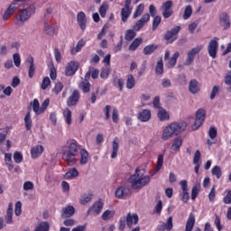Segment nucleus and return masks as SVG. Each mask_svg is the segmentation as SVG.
Returning <instances> with one entry per match:
<instances>
[{
  "mask_svg": "<svg viewBox=\"0 0 231 231\" xmlns=\"http://www.w3.org/2000/svg\"><path fill=\"white\" fill-rule=\"evenodd\" d=\"M128 181L132 189L138 190L143 189V187H147L151 183V176L143 175V170L137 168L135 173L130 176Z\"/></svg>",
  "mask_w": 231,
  "mask_h": 231,
  "instance_id": "nucleus-1",
  "label": "nucleus"
},
{
  "mask_svg": "<svg viewBox=\"0 0 231 231\" xmlns=\"http://www.w3.org/2000/svg\"><path fill=\"white\" fill-rule=\"evenodd\" d=\"M187 129V123H171L169 125L165 126L162 133V140L167 141L172 138L173 134H178Z\"/></svg>",
  "mask_w": 231,
  "mask_h": 231,
  "instance_id": "nucleus-2",
  "label": "nucleus"
},
{
  "mask_svg": "<svg viewBox=\"0 0 231 231\" xmlns=\"http://www.w3.org/2000/svg\"><path fill=\"white\" fill-rule=\"evenodd\" d=\"M61 152L62 159L69 165H73V158H75L79 152V144L77 142H72L69 146L62 147Z\"/></svg>",
  "mask_w": 231,
  "mask_h": 231,
  "instance_id": "nucleus-3",
  "label": "nucleus"
},
{
  "mask_svg": "<svg viewBox=\"0 0 231 231\" xmlns=\"http://www.w3.org/2000/svg\"><path fill=\"white\" fill-rule=\"evenodd\" d=\"M205 118H207V110L204 108L198 109L195 115V122L192 125L191 129L193 131L199 129V127L203 125Z\"/></svg>",
  "mask_w": 231,
  "mask_h": 231,
  "instance_id": "nucleus-4",
  "label": "nucleus"
},
{
  "mask_svg": "<svg viewBox=\"0 0 231 231\" xmlns=\"http://www.w3.org/2000/svg\"><path fill=\"white\" fill-rule=\"evenodd\" d=\"M130 190L131 189H129L127 184H125V182H123L119 184L116 189L115 197L117 199H125V198L129 196Z\"/></svg>",
  "mask_w": 231,
  "mask_h": 231,
  "instance_id": "nucleus-5",
  "label": "nucleus"
},
{
  "mask_svg": "<svg viewBox=\"0 0 231 231\" xmlns=\"http://www.w3.org/2000/svg\"><path fill=\"white\" fill-rule=\"evenodd\" d=\"M201 50H203V45H197L196 47L189 51L187 53L186 60L184 62V66H190V64L194 62L196 55H198V53H199Z\"/></svg>",
  "mask_w": 231,
  "mask_h": 231,
  "instance_id": "nucleus-6",
  "label": "nucleus"
},
{
  "mask_svg": "<svg viewBox=\"0 0 231 231\" xmlns=\"http://www.w3.org/2000/svg\"><path fill=\"white\" fill-rule=\"evenodd\" d=\"M35 14V5H30L27 8L20 12L19 21L20 23H26Z\"/></svg>",
  "mask_w": 231,
  "mask_h": 231,
  "instance_id": "nucleus-7",
  "label": "nucleus"
},
{
  "mask_svg": "<svg viewBox=\"0 0 231 231\" xmlns=\"http://www.w3.org/2000/svg\"><path fill=\"white\" fill-rule=\"evenodd\" d=\"M102 210H104V200L99 199L94 202V204L89 208L88 214H91L92 216H100Z\"/></svg>",
  "mask_w": 231,
  "mask_h": 231,
  "instance_id": "nucleus-8",
  "label": "nucleus"
},
{
  "mask_svg": "<svg viewBox=\"0 0 231 231\" xmlns=\"http://www.w3.org/2000/svg\"><path fill=\"white\" fill-rule=\"evenodd\" d=\"M178 57H180V52L177 51L171 57V51H167L164 54L167 68H174L178 62Z\"/></svg>",
  "mask_w": 231,
  "mask_h": 231,
  "instance_id": "nucleus-9",
  "label": "nucleus"
},
{
  "mask_svg": "<svg viewBox=\"0 0 231 231\" xmlns=\"http://www.w3.org/2000/svg\"><path fill=\"white\" fill-rule=\"evenodd\" d=\"M219 46V38L212 39L208 46V55L211 56L212 59H216L217 55V47Z\"/></svg>",
  "mask_w": 231,
  "mask_h": 231,
  "instance_id": "nucleus-10",
  "label": "nucleus"
},
{
  "mask_svg": "<svg viewBox=\"0 0 231 231\" xmlns=\"http://www.w3.org/2000/svg\"><path fill=\"white\" fill-rule=\"evenodd\" d=\"M181 30V26L178 25L173 27L171 31H168L164 36V38L169 42H174L178 39V33Z\"/></svg>",
  "mask_w": 231,
  "mask_h": 231,
  "instance_id": "nucleus-11",
  "label": "nucleus"
},
{
  "mask_svg": "<svg viewBox=\"0 0 231 231\" xmlns=\"http://www.w3.org/2000/svg\"><path fill=\"white\" fill-rule=\"evenodd\" d=\"M79 71V62L72 60L67 64L65 69L66 77H73Z\"/></svg>",
  "mask_w": 231,
  "mask_h": 231,
  "instance_id": "nucleus-12",
  "label": "nucleus"
},
{
  "mask_svg": "<svg viewBox=\"0 0 231 231\" xmlns=\"http://www.w3.org/2000/svg\"><path fill=\"white\" fill-rule=\"evenodd\" d=\"M172 7V1L168 0L165 3L162 4V16L164 17V19H169V17H171L173 14L172 9H171Z\"/></svg>",
  "mask_w": 231,
  "mask_h": 231,
  "instance_id": "nucleus-13",
  "label": "nucleus"
},
{
  "mask_svg": "<svg viewBox=\"0 0 231 231\" xmlns=\"http://www.w3.org/2000/svg\"><path fill=\"white\" fill-rule=\"evenodd\" d=\"M151 20V15L149 14H145L143 15V17L136 22V23L134 25V30L135 32H140L143 26H145V23H149Z\"/></svg>",
  "mask_w": 231,
  "mask_h": 231,
  "instance_id": "nucleus-14",
  "label": "nucleus"
},
{
  "mask_svg": "<svg viewBox=\"0 0 231 231\" xmlns=\"http://www.w3.org/2000/svg\"><path fill=\"white\" fill-rule=\"evenodd\" d=\"M43 152H44V146H42V144L34 145L31 149V158H32V160H37V158L42 156Z\"/></svg>",
  "mask_w": 231,
  "mask_h": 231,
  "instance_id": "nucleus-15",
  "label": "nucleus"
},
{
  "mask_svg": "<svg viewBox=\"0 0 231 231\" xmlns=\"http://www.w3.org/2000/svg\"><path fill=\"white\" fill-rule=\"evenodd\" d=\"M152 117V113L150 109H143L138 112L137 118L140 122H149Z\"/></svg>",
  "mask_w": 231,
  "mask_h": 231,
  "instance_id": "nucleus-16",
  "label": "nucleus"
},
{
  "mask_svg": "<svg viewBox=\"0 0 231 231\" xmlns=\"http://www.w3.org/2000/svg\"><path fill=\"white\" fill-rule=\"evenodd\" d=\"M77 20L79 28L84 32L88 24V19L86 18V14L84 12H79L77 15Z\"/></svg>",
  "mask_w": 231,
  "mask_h": 231,
  "instance_id": "nucleus-17",
  "label": "nucleus"
},
{
  "mask_svg": "<svg viewBox=\"0 0 231 231\" xmlns=\"http://www.w3.org/2000/svg\"><path fill=\"white\" fill-rule=\"evenodd\" d=\"M89 72H87L85 76V80L81 81L79 84V89L83 91V93H89V89H91V84H89V81H88V79H89Z\"/></svg>",
  "mask_w": 231,
  "mask_h": 231,
  "instance_id": "nucleus-18",
  "label": "nucleus"
},
{
  "mask_svg": "<svg viewBox=\"0 0 231 231\" xmlns=\"http://www.w3.org/2000/svg\"><path fill=\"white\" fill-rule=\"evenodd\" d=\"M157 118L160 120V122H167V120L171 119V115L165 108L162 107L159 108L157 111Z\"/></svg>",
  "mask_w": 231,
  "mask_h": 231,
  "instance_id": "nucleus-19",
  "label": "nucleus"
},
{
  "mask_svg": "<svg viewBox=\"0 0 231 231\" xmlns=\"http://www.w3.org/2000/svg\"><path fill=\"white\" fill-rule=\"evenodd\" d=\"M75 215V208L73 206H66L61 209V217H71Z\"/></svg>",
  "mask_w": 231,
  "mask_h": 231,
  "instance_id": "nucleus-20",
  "label": "nucleus"
},
{
  "mask_svg": "<svg viewBox=\"0 0 231 231\" xmlns=\"http://www.w3.org/2000/svg\"><path fill=\"white\" fill-rule=\"evenodd\" d=\"M138 219H139L138 215L128 213L126 216L127 226H129V228H131V226H133V225H136L138 223Z\"/></svg>",
  "mask_w": 231,
  "mask_h": 231,
  "instance_id": "nucleus-21",
  "label": "nucleus"
},
{
  "mask_svg": "<svg viewBox=\"0 0 231 231\" xmlns=\"http://www.w3.org/2000/svg\"><path fill=\"white\" fill-rule=\"evenodd\" d=\"M119 147H120V140L118 139V137H116L112 143V153H111L112 159H115L117 156Z\"/></svg>",
  "mask_w": 231,
  "mask_h": 231,
  "instance_id": "nucleus-22",
  "label": "nucleus"
},
{
  "mask_svg": "<svg viewBox=\"0 0 231 231\" xmlns=\"http://www.w3.org/2000/svg\"><path fill=\"white\" fill-rule=\"evenodd\" d=\"M195 223H196V217H194V214L190 213L186 222L185 231H192V229L194 228Z\"/></svg>",
  "mask_w": 231,
  "mask_h": 231,
  "instance_id": "nucleus-23",
  "label": "nucleus"
},
{
  "mask_svg": "<svg viewBox=\"0 0 231 231\" xmlns=\"http://www.w3.org/2000/svg\"><path fill=\"white\" fill-rule=\"evenodd\" d=\"M116 211L115 209H106L101 215V219L103 221H109L115 217Z\"/></svg>",
  "mask_w": 231,
  "mask_h": 231,
  "instance_id": "nucleus-24",
  "label": "nucleus"
},
{
  "mask_svg": "<svg viewBox=\"0 0 231 231\" xmlns=\"http://www.w3.org/2000/svg\"><path fill=\"white\" fill-rule=\"evenodd\" d=\"M75 178H79V171H77V169H75V168L69 169L64 174L65 180H75Z\"/></svg>",
  "mask_w": 231,
  "mask_h": 231,
  "instance_id": "nucleus-25",
  "label": "nucleus"
},
{
  "mask_svg": "<svg viewBox=\"0 0 231 231\" xmlns=\"http://www.w3.org/2000/svg\"><path fill=\"white\" fill-rule=\"evenodd\" d=\"M181 145H183V139H181V137H177L172 141L171 149V151H180Z\"/></svg>",
  "mask_w": 231,
  "mask_h": 231,
  "instance_id": "nucleus-26",
  "label": "nucleus"
},
{
  "mask_svg": "<svg viewBox=\"0 0 231 231\" xmlns=\"http://www.w3.org/2000/svg\"><path fill=\"white\" fill-rule=\"evenodd\" d=\"M133 12V8L131 7H123L121 10V19L123 23H126L127 19H129V15Z\"/></svg>",
  "mask_w": 231,
  "mask_h": 231,
  "instance_id": "nucleus-27",
  "label": "nucleus"
},
{
  "mask_svg": "<svg viewBox=\"0 0 231 231\" xmlns=\"http://www.w3.org/2000/svg\"><path fill=\"white\" fill-rule=\"evenodd\" d=\"M189 92H191L193 95H196L198 91H199V82L196 79H191L189 81Z\"/></svg>",
  "mask_w": 231,
  "mask_h": 231,
  "instance_id": "nucleus-28",
  "label": "nucleus"
},
{
  "mask_svg": "<svg viewBox=\"0 0 231 231\" xmlns=\"http://www.w3.org/2000/svg\"><path fill=\"white\" fill-rule=\"evenodd\" d=\"M79 94L77 90H74L71 97H69L67 104L68 106H75L79 102Z\"/></svg>",
  "mask_w": 231,
  "mask_h": 231,
  "instance_id": "nucleus-29",
  "label": "nucleus"
},
{
  "mask_svg": "<svg viewBox=\"0 0 231 231\" xmlns=\"http://www.w3.org/2000/svg\"><path fill=\"white\" fill-rule=\"evenodd\" d=\"M220 21L225 30H228V28H230V16H228V14H222L220 16Z\"/></svg>",
  "mask_w": 231,
  "mask_h": 231,
  "instance_id": "nucleus-30",
  "label": "nucleus"
},
{
  "mask_svg": "<svg viewBox=\"0 0 231 231\" xmlns=\"http://www.w3.org/2000/svg\"><path fill=\"white\" fill-rule=\"evenodd\" d=\"M136 86V80L134 79V76L133 74H128L126 76V88L127 89H133Z\"/></svg>",
  "mask_w": 231,
  "mask_h": 231,
  "instance_id": "nucleus-31",
  "label": "nucleus"
},
{
  "mask_svg": "<svg viewBox=\"0 0 231 231\" xmlns=\"http://www.w3.org/2000/svg\"><path fill=\"white\" fill-rule=\"evenodd\" d=\"M89 160V153L88 152V150L82 149L80 151V164L81 165H86Z\"/></svg>",
  "mask_w": 231,
  "mask_h": 231,
  "instance_id": "nucleus-32",
  "label": "nucleus"
},
{
  "mask_svg": "<svg viewBox=\"0 0 231 231\" xmlns=\"http://www.w3.org/2000/svg\"><path fill=\"white\" fill-rule=\"evenodd\" d=\"M43 32L44 33H46V35H55V27H53V25L48 23H45L43 24Z\"/></svg>",
  "mask_w": 231,
  "mask_h": 231,
  "instance_id": "nucleus-33",
  "label": "nucleus"
},
{
  "mask_svg": "<svg viewBox=\"0 0 231 231\" xmlns=\"http://www.w3.org/2000/svg\"><path fill=\"white\" fill-rule=\"evenodd\" d=\"M31 106H32V111L35 113V115H42V111L41 108V105L39 104L38 99H34L32 103Z\"/></svg>",
  "mask_w": 231,
  "mask_h": 231,
  "instance_id": "nucleus-34",
  "label": "nucleus"
},
{
  "mask_svg": "<svg viewBox=\"0 0 231 231\" xmlns=\"http://www.w3.org/2000/svg\"><path fill=\"white\" fill-rule=\"evenodd\" d=\"M24 124H25V129L27 131H30L32 125V114L30 113V111H28L24 116Z\"/></svg>",
  "mask_w": 231,
  "mask_h": 231,
  "instance_id": "nucleus-35",
  "label": "nucleus"
},
{
  "mask_svg": "<svg viewBox=\"0 0 231 231\" xmlns=\"http://www.w3.org/2000/svg\"><path fill=\"white\" fill-rule=\"evenodd\" d=\"M35 189V184L32 180H25L23 184V189L25 192H32Z\"/></svg>",
  "mask_w": 231,
  "mask_h": 231,
  "instance_id": "nucleus-36",
  "label": "nucleus"
},
{
  "mask_svg": "<svg viewBox=\"0 0 231 231\" xmlns=\"http://www.w3.org/2000/svg\"><path fill=\"white\" fill-rule=\"evenodd\" d=\"M27 62H29V77L30 79L33 78V75H35V65L33 64V57H29L27 60Z\"/></svg>",
  "mask_w": 231,
  "mask_h": 231,
  "instance_id": "nucleus-37",
  "label": "nucleus"
},
{
  "mask_svg": "<svg viewBox=\"0 0 231 231\" xmlns=\"http://www.w3.org/2000/svg\"><path fill=\"white\" fill-rule=\"evenodd\" d=\"M199 190H201V184L197 183L195 186H193L191 189V199L194 201L196 198H198V194H199Z\"/></svg>",
  "mask_w": 231,
  "mask_h": 231,
  "instance_id": "nucleus-38",
  "label": "nucleus"
},
{
  "mask_svg": "<svg viewBox=\"0 0 231 231\" xmlns=\"http://www.w3.org/2000/svg\"><path fill=\"white\" fill-rule=\"evenodd\" d=\"M107 10H109V4L107 2H105L99 7L100 16L106 17V14H107Z\"/></svg>",
  "mask_w": 231,
  "mask_h": 231,
  "instance_id": "nucleus-39",
  "label": "nucleus"
},
{
  "mask_svg": "<svg viewBox=\"0 0 231 231\" xmlns=\"http://www.w3.org/2000/svg\"><path fill=\"white\" fill-rule=\"evenodd\" d=\"M156 48H158V46H156L155 44H150L145 46L143 49L144 55H152V53H154V51H156Z\"/></svg>",
  "mask_w": 231,
  "mask_h": 231,
  "instance_id": "nucleus-40",
  "label": "nucleus"
},
{
  "mask_svg": "<svg viewBox=\"0 0 231 231\" xmlns=\"http://www.w3.org/2000/svg\"><path fill=\"white\" fill-rule=\"evenodd\" d=\"M92 199H93V194L91 193L84 194L81 196L80 204L88 205V203H89V201H91Z\"/></svg>",
  "mask_w": 231,
  "mask_h": 231,
  "instance_id": "nucleus-41",
  "label": "nucleus"
},
{
  "mask_svg": "<svg viewBox=\"0 0 231 231\" xmlns=\"http://www.w3.org/2000/svg\"><path fill=\"white\" fill-rule=\"evenodd\" d=\"M5 162L8 166L9 171H12V169H14V163L12 162V153H5Z\"/></svg>",
  "mask_w": 231,
  "mask_h": 231,
  "instance_id": "nucleus-42",
  "label": "nucleus"
},
{
  "mask_svg": "<svg viewBox=\"0 0 231 231\" xmlns=\"http://www.w3.org/2000/svg\"><path fill=\"white\" fill-rule=\"evenodd\" d=\"M63 116L66 124H68V125H71V110H69V108H66L63 111Z\"/></svg>",
  "mask_w": 231,
  "mask_h": 231,
  "instance_id": "nucleus-43",
  "label": "nucleus"
},
{
  "mask_svg": "<svg viewBox=\"0 0 231 231\" xmlns=\"http://www.w3.org/2000/svg\"><path fill=\"white\" fill-rule=\"evenodd\" d=\"M143 40H142V38H136L129 46V50L131 51H134L136 50V48H138V46H140V44H142Z\"/></svg>",
  "mask_w": 231,
  "mask_h": 231,
  "instance_id": "nucleus-44",
  "label": "nucleus"
},
{
  "mask_svg": "<svg viewBox=\"0 0 231 231\" xmlns=\"http://www.w3.org/2000/svg\"><path fill=\"white\" fill-rule=\"evenodd\" d=\"M155 73L156 75H162L163 73V60L161 59L157 61L155 66Z\"/></svg>",
  "mask_w": 231,
  "mask_h": 231,
  "instance_id": "nucleus-45",
  "label": "nucleus"
},
{
  "mask_svg": "<svg viewBox=\"0 0 231 231\" xmlns=\"http://www.w3.org/2000/svg\"><path fill=\"white\" fill-rule=\"evenodd\" d=\"M191 15H192V6L187 5L184 9L182 17L185 21H187L188 19H190Z\"/></svg>",
  "mask_w": 231,
  "mask_h": 231,
  "instance_id": "nucleus-46",
  "label": "nucleus"
},
{
  "mask_svg": "<svg viewBox=\"0 0 231 231\" xmlns=\"http://www.w3.org/2000/svg\"><path fill=\"white\" fill-rule=\"evenodd\" d=\"M49 230H50V224L48 222H42L35 228V231H49Z\"/></svg>",
  "mask_w": 231,
  "mask_h": 231,
  "instance_id": "nucleus-47",
  "label": "nucleus"
},
{
  "mask_svg": "<svg viewBox=\"0 0 231 231\" xmlns=\"http://www.w3.org/2000/svg\"><path fill=\"white\" fill-rule=\"evenodd\" d=\"M211 174L213 176H216L217 180H219L221 178V174H222V171H221V167L219 166H214L211 170Z\"/></svg>",
  "mask_w": 231,
  "mask_h": 231,
  "instance_id": "nucleus-48",
  "label": "nucleus"
},
{
  "mask_svg": "<svg viewBox=\"0 0 231 231\" xmlns=\"http://www.w3.org/2000/svg\"><path fill=\"white\" fill-rule=\"evenodd\" d=\"M144 8H145V5H143V4L139 5L135 12L134 13V19H136V17H140V15L143 14Z\"/></svg>",
  "mask_w": 231,
  "mask_h": 231,
  "instance_id": "nucleus-49",
  "label": "nucleus"
},
{
  "mask_svg": "<svg viewBox=\"0 0 231 231\" xmlns=\"http://www.w3.org/2000/svg\"><path fill=\"white\" fill-rule=\"evenodd\" d=\"M225 84L227 86V91L231 93V70L226 74Z\"/></svg>",
  "mask_w": 231,
  "mask_h": 231,
  "instance_id": "nucleus-50",
  "label": "nucleus"
},
{
  "mask_svg": "<svg viewBox=\"0 0 231 231\" xmlns=\"http://www.w3.org/2000/svg\"><path fill=\"white\" fill-rule=\"evenodd\" d=\"M22 208H23V203H21V201H17L15 203V208H14L15 216H17V217L21 216V214L23 212Z\"/></svg>",
  "mask_w": 231,
  "mask_h": 231,
  "instance_id": "nucleus-51",
  "label": "nucleus"
},
{
  "mask_svg": "<svg viewBox=\"0 0 231 231\" xmlns=\"http://www.w3.org/2000/svg\"><path fill=\"white\" fill-rule=\"evenodd\" d=\"M13 158L15 163H21L23 162V153L21 152H14Z\"/></svg>",
  "mask_w": 231,
  "mask_h": 231,
  "instance_id": "nucleus-52",
  "label": "nucleus"
},
{
  "mask_svg": "<svg viewBox=\"0 0 231 231\" xmlns=\"http://www.w3.org/2000/svg\"><path fill=\"white\" fill-rule=\"evenodd\" d=\"M50 84H51V80L50 79V78L45 77L42 82L41 88L44 91L48 89V86H50Z\"/></svg>",
  "mask_w": 231,
  "mask_h": 231,
  "instance_id": "nucleus-53",
  "label": "nucleus"
},
{
  "mask_svg": "<svg viewBox=\"0 0 231 231\" xmlns=\"http://www.w3.org/2000/svg\"><path fill=\"white\" fill-rule=\"evenodd\" d=\"M136 37V32H134L133 30L126 31L125 39L126 41H133Z\"/></svg>",
  "mask_w": 231,
  "mask_h": 231,
  "instance_id": "nucleus-54",
  "label": "nucleus"
},
{
  "mask_svg": "<svg viewBox=\"0 0 231 231\" xmlns=\"http://www.w3.org/2000/svg\"><path fill=\"white\" fill-rule=\"evenodd\" d=\"M162 165H163V155L161 154L158 156V159H157L155 172H158L160 169H162Z\"/></svg>",
  "mask_w": 231,
  "mask_h": 231,
  "instance_id": "nucleus-55",
  "label": "nucleus"
},
{
  "mask_svg": "<svg viewBox=\"0 0 231 231\" xmlns=\"http://www.w3.org/2000/svg\"><path fill=\"white\" fill-rule=\"evenodd\" d=\"M109 73H111V68H109V66H106L105 69H102L100 73L101 79H107V77H109Z\"/></svg>",
  "mask_w": 231,
  "mask_h": 231,
  "instance_id": "nucleus-56",
  "label": "nucleus"
},
{
  "mask_svg": "<svg viewBox=\"0 0 231 231\" xmlns=\"http://www.w3.org/2000/svg\"><path fill=\"white\" fill-rule=\"evenodd\" d=\"M13 60L16 68H19V66H21V55L19 53H14L13 55Z\"/></svg>",
  "mask_w": 231,
  "mask_h": 231,
  "instance_id": "nucleus-57",
  "label": "nucleus"
},
{
  "mask_svg": "<svg viewBox=\"0 0 231 231\" xmlns=\"http://www.w3.org/2000/svg\"><path fill=\"white\" fill-rule=\"evenodd\" d=\"M64 85H62L60 82H57L52 91L53 93H55V95H59V93H60V91H62Z\"/></svg>",
  "mask_w": 231,
  "mask_h": 231,
  "instance_id": "nucleus-58",
  "label": "nucleus"
},
{
  "mask_svg": "<svg viewBox=\"0 0 231 231\" xmlns=\"http://www.w3.org/2000/svg\"><path fill=\"white\" fill-rule=\"evenodd\" d=\"M114 84H115V86H118L120 91H122V89H124V79H119V78H115Z\"/></svg>",
  "mask_w": 231,
  "mask_h": 231,
  "instance_id": "nucleus-59",
  "label": "nucleus"
},
{
  "mask_svg": "<svg viewBox=\"0 0 231 231\" xmlns=\"http://www.w3.org/2000/svg\"><path fill=\"white\" fill-rule=\"evenodd\" d=\"M160 23H162V16L160 15L155 16L152 22V30H156V28L160 26Z\"/></svg>",
  "mask_w": 231,
  "mask_h": 231,
  "instance_id": "nucleus-60",
  "label": "nucleus"
},
{
  "mask_svg": "<svg viewBox=\"0 0 231 231\" xmlns=\"http://www.w3.org/2000/svg\"><path fill=\"white\" fill-rule=\"evenodd\" d=\"M172 226H173V225H172V217H170L167 219L166 223L164 224V229L168 230V231H171V230H172Z\"/></svg>",
  "mask_w": 231,
  "mask_h": 231,
  "instance_id": "nucleus-61",
  "label": "nucleus"
},
{
  "mask_svg": "<svg viewBox=\"0 0 231 231\" xmlns=\"http://www.w3.org/2000/svg\"><path fill=\"white\" fill-rule=\"evenodd\" d=\"M208 136H209V138H211V140L216 139V137L217 136V130L216 129V127H211L209 129Z\"/></svg>",
  "mask_w": 231,
  "mask_h": 231,
  "instance_id": "nucleus-62",
  "label": "nucleus"
},
{
  "mask_svg": "<svg viewBox=\"0 0 231 231\" xmlns=\"http://www.w3.org/2000/svg\"><path fill=\"white\" fill-rule=\"evenodd\" d=\"M50 77L52 80H55V79H57V69H55V66H53V64H51V66Z\"/></svg>",
  "mask_w": 231,
  "mask_h": 231,
  "instance_id": "nucleus-63",
  "label": "nucleus"
},
{
  "mask_svg": "<svg viewBox=\"0 0 231 231\" xmlns=\"http://www.w3.org/2000/svg\"><path fill=\"white\" fill-rule=\"evenodd\" d=\"M189 33H194L196 32V28H198V22H193L188 26Z\"/></svg>",
  "mask_w": 231,
  "mask_h": 231,
  "instance_id": "nucleus-64",
  "label": "nucleus"
}]
</instances>
